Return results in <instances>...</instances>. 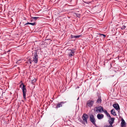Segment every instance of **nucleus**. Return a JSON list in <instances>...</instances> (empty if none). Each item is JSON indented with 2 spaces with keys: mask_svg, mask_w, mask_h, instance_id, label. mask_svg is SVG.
I'll list each match as a JSON object with an SVG mask.
<instances>
[{
  "mask_svg": "<svg viewBox=\"0 0 127 127\" xmlns=\"http://www.w3.org/2000/svg\"><path fill=\"white\" fill-rule=\"evenodd\" d=\"M99 34L100 35H102L103 38H104L106 36V35L104 34H102L100 33H99Z\"/></svg>",
  "mask_w": 127,
  "mask_h": 127,
  "instance_id": "25",
  "label": "nucleus"
},
{
  "mask_svg": "<svg viewBox=\"0 0 127 127\" xmlns=\"http://www.w3.org/2000/svg\"><path fill=\"white\" fill-rule=\"evenodd\" d=\"M98 99H97V102L98 103H101V97L100 96H98Z\"/></svg>",
  "mask_w": 127,
  "mask_h": 127,
  "instance_id": "13",
  "label": "nucleus"
},
{
  "mask_svg": "<svg viewBox=\"0 0 127 127\" xmlns=\"http://www.w3.org/2000/svg\"><path fill=\"white\" fill-rule=\"evenodd\" d=\"M32 18L35 19V20H36V19H38L39 18V17H32Z\"/></svg>",
  "mask_w": 127,
  "mask_h": 127,
  "instance_id": "22",
  "label": "nucleus"
},
{
  "mask_svg": "<svg viewBox=\"0 0 127 127\" xmlns=\"http://www.w3.org/2000/svg\"><path fill=\"white\" fill-rule=\"evenodd\" d=\"M126 24L125 23L124 25H123L121 28V30H123L125 29L126 28Z\"/></svg>",
  "mask_w": 127,
  "mask_h": 127,
  "instance_id": "16",
  "label": "nucleus"
},
{
  "mask_svg": "<svg viewBox=\"0 0 127 127\" xmlns=\"http://www.w3.org/2000/svg\"><path fill=\"white\" fill-rule=\"evenodd\" d=\"M30 24L32 26H34L36 24L35 22H34L33 23H30Z\"/></svg>",
  "mask_w": 127,
  "mask_h": 127,
  "instance_id": "23",
  "label": "nucleus"
},
{
  "mask_svg": "<svg viewBox=\"0 0 127 127\" xmlns=\"http://www.w3.org/2000/svg\"><path fill=\"white\" fill-rule=\"evenodd\" d=\"M66 102V101H62L56 104V106L55 108H58L60 107H62L63 106L62 105Z\"/></svg>",
  "mask_w": 127,
  "mask_h": 127,
  "instance_id": "7",
  "label": "nucleus"
},
{
  "mask_svg": "<svg viewBox=\"0 0 127 127\" xmlns=\"http://www.w3.org/2000/svg\"><path fill=\"white\" fill-rule=\"evenodd\" d=\"M90 120L92 122L95 126H96V124L95 123L96 120L94 117V116L93 115L91 114L90 116Z\"/></svg>",
  "mask_w": 127,
  "mask_h": 127,
  "instance_id": "4",
  "label": "nucleus"
},
{
  "mask_svg": "<svg viewBox=\"0 0 127 127\" xmlns=\"http://www.w3.org/2000/svg\"><path fill=\"white\" fill-rule=\"evenodd\" d=\"M113 106L116 110H120V109L119 105L117 103L113 104Z\"/></svg>",
  "mask_w": 127,
  "mask_h": 127,
  "instance_id": "9",
  "label": "nucleus"
},
{
  "mask_svg": "<svg viewBox=\"0 0 127 127\" xmlns=\"http://www.w3.org/2000/svg\"><path fill=\"white\" fill-rule=\"evenodd\" d=\"M77 16V17H78L79 15H78V16Z\"/></svg>",
  "mask_w": 127,
  "mask_h": 127,
  "instance_id": "32",
  "label": "nucleus"
},
{
  "mask_svg": "<svg viewBox=\"0 0 127 127\" xmlns=\"http://www.w3.org/2000/svg\"><path fill=\"white\" fill-rule=\"evenodd\" d=\"M107 117H109L110 118H111L110 116V114L107 112L105 114Z\"/></svg>",
  "mask_w": 127,
  "mask_h": 127,
  "instance_id": "24",
  "label": "nucleus"
},
{
  "mask_svg": "<svg viewBox=\"0 0 127 127\" xmlns=\"http://www.w3.org/2000/svg\"><path fill=\"white\" fill-rule=\"evenodd\" d=\"M28 61L27 62V63L28 64H31L32 62L33 61V60H32L31 59H29L28 60Z\"/></svg>",
  "mask_w": 127,
  "mask_h": 127,
  "instance_id": "14",
  "label": "nucleus"
},
{
  "mask_svg": "<svg viewBox=\"0 0 127 127\" xmlns=\"http://www.w3.org/2000/svg\"><path fill=\"white\" fill-rule=\"evenodd\" d=\"M102 112H104L105 114L107 112V111L105 109H104L103 108V110H102Z\"/></svg>",
  "mask_w": 127,
  "mask_h": 127,
  "instance_id": "19",
  "label": "nucleus"
},
{
  "mask_svg": "<svg viewBox=\"0 0 127 127\" xmlns=\"http://www.w3.org/2000/svg\"><path fill=\"white\" fill-rule=\"evenodd\" d=\"M111 113L114 116L116 115V113L114 109H113L111 111Z\"/></svg>",
  "mask_w": 127,
  "mask_h": 127,
  "instance_id": "12",
  "label": "nucleus"
},
{
  "mask_svg": "<svg viewBox=\"0 0 127 127\" xmlns=\"http://www.w3.org/2000/svg\"><path fill=\"white\" fill-rule=\"evenodd\" d=\"M67 55L69 57H71L74 56L75 52H73L71 50V49H67Z\"/></svg>",
  "mask_w": 127,
  "mask_h": 127,
  "instance_id": "5",
  "label": "nucleus"
},
{
  "mask_svg": "<svg viewBox=\"0 0 127 127\" xmlns=\"http://www.w3.org/2000/svg\"><path fill=\"white\" fill-rule=\"evenodd\" d=\"M36 80L34 78L32 80V83L33 84L34 83H35L36 82Z\"/></svg>",
  "mask_w": 127,
  "mask_h": 127,
  "instance_id": "17",
  "label": "nucleus"
},
{
  "mask_svg": "<svg viewBox=\"0 0 127 127\" xmlns=\"http://www.w3.org/2000/svg\"><path fill=\"white\" fill-rule=\"evenodd\" d=\"M75 49H74V48H73L72 49H71V50L73 52H75V51L74 50H75Z\"/></svg>",
  "mask_w": 127,
  "mask_h": 127,
  "instance_id": "28",
  "label": "nucleus"
},
{
  "mask_svg": "<svg viewBox=\"0 0 127 127\" xmlns=\"http://www.w3.org/2000/svg\"><path fill=\"white\" fill-rule=\"evenodd\" d=\"M81 36V35H75V38H78Z\"/></svg>",
  "mask_w": 127,
  "mask_h": 127,
  "instance_id": "21",
  "label": "nucleus"
},
{
  "mask_svg": "<svg viewBox=\"0 0 127 127\" xmlns=\"http://www.w3.org/2000/svg\"><path fill=\"white\" fill-rule=\"evenodd\" d=\"M29 24H30V23L29 22H28L27 23H26L24 25V26H25V25H29Z\"/></svg>",
  "mask_w": 127,
  "mask_h": 127,
  "instance_id": "27",
  "label": "nucleus"
},
{
  "mask_svg": "<svg viewBox=\"0 0 127 127\" xmlns=\"http://www.w3.org/2000/svg\"><path fill=\"white\" fill-rule=\"evenodd\" d=\"M89 118L88 116L86 113H84L82 116L83 122L84 123L88 124L87 120Z\"/></svg>",
  "mask_w": 127,
  "mask_h": 127,
  "instance_id": "3",
  "label": "nucleus"
},
{
  "mask_svg": "<svg viewBox=\"0 0 127 127\" xmlns=\"http://www.w3.org/2000/svg\"><path fill=\"white\" fill-rule=\"evenodd\" d=\"M38 51L35 50L32 51V55L33 56V61L35 64L37 63L38 61Z\"/></svg>",
  "mask_w": 127,
  "mask_h": 127,
  "instance_id": "1",
  "label": "nucleus"
},
{
  "mask_svg": "<svg viewBox=\"0 0 127 127\" xmlns=\"http://www.w3.org/2000/svg\"><path fill=\"white\" fill-rule=\"evenodd\" d=\"M115 119L114 118H112V122H110V125L112 126H113L112 124L114 122Z\"/></svg>",
  "mask_w": 127,
  "mask_h": 127,
  "instance_id": "15",
  "label": "nucleus"
},
{
  "mask_svg": "<svg viewBox=\"0 0 127 127\" xmlns=\"http://www.w3.org/2000/svg\"><path fill=\"white\" fill-rule=\"evenodd\" d=\"M103 108L101 106L98 107H96L95 108L96 112L101 113L102 112V111L103 110Z\"/></svg>",
  "mask_w": 127,
  "mask_h": 127,
  "instance_id": "8",
  "label": "nucleus"
},
{
  "mask_svg": "<svg viewBox=\"0 0 127 127\" xmlns=\"http://www.w3.org/2000/svg\"><path fill=\"white\" fill-rule=\"evenodd\" d=\"M26 18H24V19L25 20H26Z\"/></svg>",
  "mask_w": 127,
  "mask_h": 127,
  "instance_id": "30",
  "label": "nucleus"
},
{
  "mask_svg": "<svg viewBox=\"0 0 127 127\" xmlns=\"http://www.w3.org/2000/svg\"><path fill=\"white\" fill-rule=\"evenodd\" d=\"M23 86L22 87V90L23 93V97L24 99H26V94L27 92V89L25 86L22 83L20 85V87H21L22 86Z\"/></svg>",
  "mask_w": 127,
  "mask_h": 127,
  "instance_id": "2",
  "label": "nucleus"
},
{
  "mask_svg": "<svg viewBox=\"0 0 127 127\" xmlns=\"http://www.w3.org/2000/svg\"><path fill=\"white\" fill-rule=\"evenodd\" d=\"M103 127H113V126H112L110 125H105Z\"/></svg>",
  "mask_w": 127,
  "mask_h": 127,
  "instance_id": "18",
  "label": "nucleus"
},
{
  "mask_svg": "<svg viewBox=\"0 0 127 127\" xmlns=\"http://www.w3.org/2000/svg\"><path fill=\"white\" fill-rule=\"evenodd\" d=\"M121 127H126V123L123 118L121 119Z\"/></svg>",
  "mask_w": 127,
  "mask_h": 127,
  "instance_id": "10",
  "label": "nucleus"
},
{
  "mask_svg": "<svg viewBox=\"0 0 127 127\" xmlns=\"http://www.w3.org/2000/svg\"><path fill=\"white\" fill-rule=\"evenodd\" d=\"M97 119L99 120L102 119L104 117V115L103 114H98L97 116Z\"/></svg>",
  "mask_w": 127,
  "mask_h": 127,
  "instance_id": "11",
  "label": "nucleus"
},
{
  "mask_svg": "<svg viewBox=\"0 0 127 127\" xmlns=\"http://www.w3.org/2000/svg\"><path fill=\"white\" fill-rule=\"evenodd\" d=\"M95 126L96 127H98V126H97V125H96V126Z\"/></svg>",
  "mask_w": 127,
  "mask_h": 127,
  "instance_id": "29",
  "label": "nucleus"
},
{
  "mask_svg": "<svg viewBox=\"0 0 127 127\" xmlns=\"http://www.w3.org/2000/svg\"><path fill=\"white\" fill-rule=\"evenodd\" d=\"M94 102V101L91 100H89L87 101L86 105L87 106H88L90 107H91L93 106Z\"/></svg>",
  "mask_w": 127,
  "mask_h": 127,
  "instance_id": "6",
  "label": "nucleus"
},
{
  "mask_svg": "<svg viewBox=\"0 0 127 127\" xmlns=\"http://www.w3.org/2000/svg\"><path fill=\"white\" fill-rule=\"evenodd\" d=\"M112 118H111L108 121V122L110 124V122H112Z\"/></svg>",
  "mask_w": 127,
  "mask_h": 127,
  "instance_id": "20",
  "label": "nucleus"
},
{
  "mask_svg": "<svg viewBox=\"0 0 127 127\" xmlns=\"http://www.w3.org/2000/svg\"><path fill=\"white\" fill-rule=\"evenodd\" d=\"M77 16V17H78L79 15H78V16Z\"/></svg>",
  "mask_w": 127,
  "mask_h": 127,
  "instance_id": "31",
  "label": "nucleus"
},
{
  "mask_svg": "<svg viewBox=\"0 0 127 127\" xmlns=\"http://www.w3.org/2000/svg\"><path fill=\"white\" fill-rule=\"evenodd\" d=\"M71 38H75V35H71Z\"/></svg>",
  "mask_w": 127,
  "mask_h": 127,
  "instance_id": "26",
  "label": "nucleus"
}]
</instances>
